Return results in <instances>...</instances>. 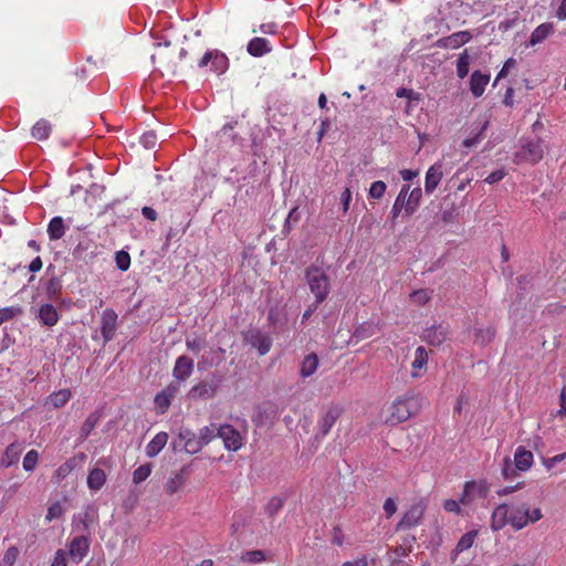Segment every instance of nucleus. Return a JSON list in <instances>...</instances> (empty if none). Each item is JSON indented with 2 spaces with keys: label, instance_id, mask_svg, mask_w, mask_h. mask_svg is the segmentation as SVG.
Returning a JSON list of instances; mask_svg holds the SVG:
<instances>
[{
  "label": "nucleus",
  "instance_id": "14",
  "mask_svg": "<svg viewBox=\"0 0 566 566\" xmlns=\"http://www.w3.org/2000/svg\"><path fill=\"white\" fill-rule=\"evenodd\" d=\"M342 415V408L338 406H332L327 409L324 416L318 420V431L322 437L328 434L332 427L338 420Z\"/></svg>",
  "mask_w": 566,
  "mask_h": 566
},
{
  "label": "nucleus",
  "instance_id": "22",
  "mask_svg": "<svg viewBox=\"0 0 566 566\" xmlns=\"http://www.w3.org/2000/svg\"><path fill=\"white\" fill-rule=\"evenodd\" d=\"M515 468L520 471H527L533 464V453L524 447H518L514 454Z\"/></svg>",
  "mask_w": 566,
  "mask_h": 566
},
{
  "label": "nucleus",
  "instance_id": "44",
  "mask_svg": "<svg viewBox=\"0 0 566 566\" xmlns=\"http://www.w3.org/2000/svg\"><path fill=\"white\" fill-rule=\"evenodd\" d=\"M171 398L163 390L155 396L154 402L159 413H165L171 405Z\"/></svg>",
  "mask_w": 566,
  "mask_h": 566
},
{
  "label": "nucleus",
  "instance_id": "17",
  "mask_svg": "<svg viewBox=\"0 0 566 566\" xmlns=\"http://www.w3.org/2000/svg\"><path fill=\"white\" fill-rule=\"evenodd\" d=\"M528 506L523 503L510 510V524L515 530H522L527 525Z\"/></svg>",
  "mask_w": 566,
  "mask_h": 566
},
{
  "label": "nucleus",
  "instance_id": "24",
  "mask_svg": "<svg viewBox=\"0 0 566 566\" xmlns=\"http://www.w3.org/2000/svg\"><path fill=\"white\" fill-rule=\"evenodd\" d=\"M184 470L185 469L172 473V475L166 482L165 492L168 495H172L184 488V485L186 483V475L184 473Z\"/></svg>",
  "mask_w": 566,
  "mask_h": 566
},
{
  "label": "nucleus",
  "instance_id": "33",
  "mask_svg": "<svg viewBox=\"0 0 566 566\" xmlns=\"http://www.w3.org/2000/svg\"><path fill=\"white\" fill-rule=\"evenodd\" d=\"M428 363V354L424 347L419 346L415 353V359L412 361V377H418L419 370H421Z\"/></svg>",
  "mask_w": 566,
  "mask_h": 566
},
{
  "label": "nucleus",
  "instance_id": "62",
  "mask_svg": "<svg viewBox=\"0 0 566 566\" xmlns=\"http://www.w3.org/2000/svg\"><path fill=\"white\" fill-rule=\"evenodd\" d=\"M505 175H506L505 170L503 168H501V169H497V170L491 172L484 179V181L488 184H495V182H499L500 180H502L505 177Z\"/></svg>",
  "mask_w": 566,
  "mask_h": 566
},
{
  "label": "nucleus",
  "instance_id": "16",
  "mask_svg": "<svg viewBox=\"0 0 566 566\" xmlns=\"http://www.w3.org/2000/svg\"><path fill=\"white\" fill-rule=\"evenodd\" d=\"M23 451V444L20 442H13L9 444L0 460V464L3 468H10L17 464L20 460Z\"/></svg>",
  "mask_w": 566,
  "mask_h": 566
},
{
  "label": "nucleus",
  "instance_id": "4",
  "mask_svg": "<svg viewBox=\"0 0 566 566\" xmlns=\"http://www.w3.org/2000/svg\"><path fill=\"white\" fill-rule=\"evenodd\" d=\"M277 406L272 402H263L254 409L252 421L254 422L256 428H265L269 430L274 420L277 417Z\"/></svg>",
  "mask_w": 566,
  "mask_h": 566
},
{
  "label": "nucleus",
  "instance_id": "47",
  "mask_svg": "<svg viewBox=\"0 0 566 566\" xmlns=\"http://www.w3.org/2000/svg\"><path fill=\"white\" fill-rule=\"evenodd\" d=\"M64 514V507L61 504V502L56 501L52 503L49 509L48 513L45 515V521L48 523L52 522L53 520L60 518Z\"/></svg>",
  "mask_w": 566,
  "mask_h": 566
},
{
  "label": "nucleus",
  "instance_id": "45",
  "mask_svg": "<svg viewBox=\"0 0 566 566\" xmlns=\"http://www.w3.org/2000/svg\"><path fill=\"white\" fill-rule=\"evenodd\" d=\"M251 33L253 35L265 34L270 39H277L276 38V25L274 23H262V24H260L259 29L253 28Z\"/></svg>",
  "mask_w": 566,
  "mask_h": 566
},
{
  "label": "nucleus",
  "instance_id": "43",
  "mask_svg": "<svg viewBox=\"0 0 566 566\" xmlns=\"http://www.w3.org/2000/svg\"><path fill=\"white\" fill-rule=\"evenodd\" d=\"M153 471V465L150 463L142 464L133 472V482L135 484H139L144 482Z\"/></svg>",
  "mask_w": 566,
  "mask_h": 566
},
{
  "label": "nucleus",
  "instance_id": "59",
  "mask_svg": "<svg viewBox=\"0 0 566 566\" xmlns=\"http://www.w3.org/2000/svg\"><path fill=\"white\" fill-rule=\"evenodd\" d=\"M20 313H21V308L17 307V306H9V307L0 308V315H1V317H3V322L12 319Z\"/></svg>",
  "mask_w": 566,
  "mask_h": 566
},
{
  "label": "nucleus",
  "instance_id": "25",
  "mask_svg": "<svg viewBox=\"0 0 566 566\" xmlns=\"http://www.w3.org/2000/svg\"><path fill=\"white\" fill-rule=\"evenodd\" d=\"M106 483V474L104 470L94 468L88 472L87 486L92 491H99Z\"/></svg>",
  "mask_w": 566,
  "mask_h": 566
},
{
  "label": "nucleus",
  "instance_id": "48",
  "mask_svg": "<svg viewBox=\"0 0 566 566\" xmlns=\"http://www.w3.org/2000/svg\"><path fill=\"white\" fill-rule=\"evenodd\" d=\"M19 557V549L15 546H10L2 558L1 566H13Z\"/></svg>",
  "mask_w": 566,
  "mask_h": 566
},
{
  "label": "nucleus",
  "instance_id": "20",
  "mask_svg": "<svg viewBox=\"0 0 566 566\" xmlns=\"http://www.w3.org/2000/svg\"><path fill=\"white\" fill-rule=\"evenodd\" d=\"M168 441V433L165 431L158 432L146 446L145 452L149 458H154L161 452Z\"/></svg>",
  "mask_w": 566,
  "mask_h": 566
},
{
  "label": "nucleus",
  "instance_id": "58",
  "mask_svg": "<svg viewBox=\"0 0 566 566\" xmlns=\"http://www.w3.org/2000/svg\"><path fill=\"white\" fill-rule=\"evenodd\" d=\"M186 346L189 350L193 353H199L203 348V340L198 336L192 338L188 337L186 339Z\"/></svg>",
  "mask_w": 566,
  "mask_h": 566
},
{
  "label": "nucleus",
  "instance_id": "29",
  "mask_svg": "<svg viewBox=\"0 0 566 566\" xmlns=\"http://www.w3.org/2000/svg\"><path fill=\"white\" fill-rule=\"evenodd\" d=\"M52 130L51 124L46 119H39L31 129V135L38 140L49 138Z\"/></svg>",
  "mask_w": 566,
  "mask_h": 566
},
{
  "label": "nucleus",
  "instance_id": "28",
  "mask_svg": "<svg viewBox=\"0 0 566 566\" xmlns=\"http://www.w3.org/2000/svg\"><path fill=\"white\" fill-rule=\"evenodd\" d=\"M48 234L51 241L60 240L65 234V226L62 217H54L48 226Z\"/></svg>",
  "mask_w": 566,
  "mask_h": 566
},
{
  "label": "nucleus",
  "instance_id": "39",
  "mask_svg": "<svg viewBox=\"0 0 566 566\" xmlns=\"http://www.w3.org/2000/svg\"><path fill=\"white\" fill-rule=\"evenodd\" d=\"M451 49H458L472 39L470 31H459L449 35Z\"/></svg>",
  "mask_w": 566,
  "mask_h": 566
},
{
  "label": "nucleus",
  "instance_id": "19",
  "mask_svg": "<svg viewBox=\"0 0 566 566\" xmlns=\"http://www.w3.org/2000/svg\"><path fill=\"white\" fill-rule=\"evenodd\" d=\"M507 523H510V509L506 504H500L492 513L491 527L493 531H500Z\"/></svg>",
  "mask_w": 566,
  "mask_h": 566
},
{
  "label": "nucleus",
  "instance_id": "12",
  "mask_svg": "<svg viewBox=\"0 0 566 566\" xmlns=\"http://www.w3.org/2000/svg\"><path fill=\"white\" fill-rule=\"evenodd\" d=\"M192 371L193 360L186 355H181L175 361L172 377L177 381L185 382L191 376Z\"/></svg>",
  "mask_w": 566,
  "mask_h": 566
},
{
  "label": "nucleus",
  "instance_id": "53",
  "mask_svg": "<svg viewBox=\"0 0 566 566\" xmlns=\"http://www.w3.org/2000/svg\"><path fill=\"white\" fill-rule=\"evenodd\" d=\"M486 126H488V122H485L483 124L480 132L476 133L473 137L467 138L463 142V146L468 147V148L476 146L483 139V134H484V130L486 129Z\"/></svg>",
  "mask_w": 566,
  "mask_h": 566
},
{
  "label": "nucleus",
  "instance_id": "64",
  "mask_svg": "<svg viewBox=\"0 0 566 566\" xmlns=\"http://www.w3.org/2000/svg\"><path fill=\"white\" fill-rule=\"evenodd\" d=\"M180 384H181V381L175 380V381L170 382L167 387H165L163 389V391L167 396H169L171 399H174L180 389Z\"/></svg>",
  "mask_w": 566,
  "mask_h": 566
},
{
  "label": "nucleus",
  "instance_id": "56",
  "mask_svg": "<svg viewBox=\"0 0 566 566\" xmlns=\"http://www.w3.org/2000/svg\"><path fill=\"white\" fill-rule=\"evenodd\" d=\"M486 126H488V122H485L483 124L480 132L476 133L473 137L467 138L463 142V146L468 147V148L476 146L483 139V134H484V130L486 129Z\"/></svg>",
  "mask_w": 566,
  "mask_h": 566
},
{
  "label": "nucleus",
  "instance_id": "26",
  "mask_svg": "<svg viewBox=\"0 0 566 566\" xmlns=\"http://www.w3.org/2000/svg\"><path fill=\"white\" fill-rule=\"evenodd\" d=\"M250 345L255 347L260 355H265L272 346V339L269 335L256 333L250 337Z\"/></svg>",
  "mask_w": 566,
  "mask_h": 566
},
{
  "label": "nucleus",
  "instance_id": "23",
  "mask_svg": "<svg viewBox=\"0 0 566 566\" xmlns=\"http://www.w3.org/2000/svg\"><path fill=\"white\" fill-rule=\"evenodd\" d=\"M39 318L43 325L52 327L59 322V313L52 304H43L39 310Z\"/></svg>",
  "mask_w": 566,
  "mask_h": 566
},
{
  "label": "nucleus",
  "instance_id": "32",
  "mask_svg": "<svg viewBox=\"0 0 566 566\" xmlns=\"http://www.w3.org/2000/svg\"><path fill=\"white\" fill-rule=\"evenodd\" d=\"M554 30L552 23H542L531 34L530 43L535 45L543 42Z\"/></svg>",
  "mask_w": 566,
  "mask_h": 566
},
{
  "label": "nucleus",
  "instance_id": "13",
  "mask_svg": "<svg viewBox=\"0 0 566 566\" xmlns=\"http://www.w3.org/2000/svg\"><path fill=\"white\" fill-rule=\"evenodd\" d=\"M90 539L84 536H75L69 544V554L73 560L81 562L88 553Z\"/></svg>",
  "mask_w": 566,
  "mask_h": 566
},
{
  "label": "nucleus",
  "instance_id": "3",
  "mask_svg": "<svg viewBox=\"0 0 566 566\" xmlns=\"http://www.w3.org/2000/svg\"><path fill=\"white\" fill-rule=\"evenodd\" d=\"M305 280L315 296L316 304L323 303L331 291L329 277L325 271L316 264H311L305 269Z\"/></svg>",
  "mask_w": 566,
  "mask_h": 566
},
{
  "label": "nucleus",
  "instance_id": "5",
  "mask_svg": "<svg viewBox=\"0 0 566 566\" xmlns=\"http://www.w3.org/2000/svg\"><path fill=\"white\" fill-rule=\"evenodd\" d=\"M543 154L544 150L539 140H527L515 154V161L537 164L543 158Z\"/></svg>",
  "mask_w": 566,
  "mask_h": 566
},
{
  "label": "nucleus",
  "instance_id": "35",
  "mask_svg": "<svg viewBox=\"0 0 566 566\" xmlns=\"http://www.w3.org/2000/svg\"><path fill=\"white\" fill-rule=\"evenodd\" d=\"M77 465L75 458H70L63 464H61L54 472L56 482L64 480Z\"/></svg>",
  "mask_w": 566,
  "mask_h": 566
},
{
  "label": "nucleus",
  "instance_id": "55",
  "mask_svg": "<svg viewBox=\"0 0 566 566\" xmlns=\"http://www.w3.org/2000/svg\"><path fill=\"white\" fill-rule=\"evenodd\" d=\"M486 126H488V122H485L483 124L480 132L476 133L473 137L467 138L463 142V146L468 147V148L476 146L483 139V134H484V130L486 129Z\"/></svg>",
  "mask_w": 566,
  "mask_h": 566
},
{
  "label": "nucleus",
  "instance_id": "8",
  "mask_svg": "<svg viewBox=\"0 0 566 566\" xmlns=\"http://www.w3.org/2000/svg\"><path fill=\"white\" fill-rule=\"evenodd\" d=\"M218 382L216 379L202 380L189 390L188 397L190 399H211L217 394Z\"/></svg>",
  "mask_w": 566,
  "mask_h": 566
},
{
  "label": "nucleus",
  "instance_id": "41",
  "mask_svg": "<svg viewBox=\"0 0 566 566\" xmlns=\"http://www.w3.org/2000/svg\"><path fill=\"white\" fill-rule=\"evenodd\" d=\"M478 536V531H470L461 536L459 539L457 547H455V554L461 553L465 549H469L473 543L475 537Z\"/></svg>",
  "mask_w": 566,
  "mask_h": 566
},
{
  "label": "nucleus",
  "instance_id": "10",
  "mask_svg": "<svg viewBox=\"0 0 566 566\" xmlns=\"http://www.w3.org/2000/svg\"><path fill=\"white\" fill-rule=\"evenodd\" d=\"M424 514V506L421 503L413 504L403 515L397 525V530H408L418 525Z\"/></svg>",
  "mask_w": 566,
  "mask_h": 566
},
{
  "label": "nucleus",
  "instance_id": "31",
  "mask_svg": "<svg viewBox=\"0 0 566 566\" xmlns=\"http://www.w3.org/2000/svg\"><path fill=\"white\" fill-rule=\"evenodd\" d=\"M410 190L409 185H403L400 189V192L398 197L395 200V203L392 206L391 214H392V221L397 219L401 210L403 209L406 211V201L408 199V192Z\"/></svg>",
  "mask_w": 566,
  "mask_h": 566
},
{
  "label": "nucleus",
  "instance_id": "18",
  "mask_svg": "<svg viewBox=\"0 0 566 566\" xmlns=\"http://www.w3.org/2000/svg\"><path fill=\"white\" fill-rule=\"evenodd\" d=\"M490 82V75L481 71H474L470 77V91L474 97H480L484 93L485 86Z\"/></svg>",
  "mask_w": 566,
  "mask_h": 566
},
{
  "label": "nucleus",
  "instance_id": "1",
  "mask_svg": "<svg viewBox=\"0 0 566 566\" xmlns=\"http://www.w3.org/2000/svg\"><path fill=\"white\" fill-rule=\"evenodd\" d=\"M426 402L424 397L415 390L407 391L402 397L395 400L390 420L392 422H403L418 415Z\"/></svg>",
  "mask_w": 566,
  "mask_h": 566
},
{
  "label": "nucleus",
  "instance_id": "34",
  "mask_svg": "<svg viewBox=\"0 0 566 566\" xmlns=\"http://www.w3.org/2000/svg\"><path fill=\"white\" fill-rule=\"evenodd\" d=\"M495 336V328L488 326L486 328H476L474 342L481 346L490 344Z\"/></svg>",
  "mask_w": 566,
  "mask_h": 566
},
{
  "label": "nucleus",
  "instance_id": "38",
  "mask_svg": "<svg viewBox=\"0 0 566 566\" xmlns=\"http://www.w3.org/2000/svg\"><path fill=\"white\" fill-rule=\"evenodd\" d=\"M283 505L284 499L280 496H273L264 506V512L270 518L273 520L275 515L282 510Z\"/></svg>",
  "mask_w": 566,
  "mask_h": 566
},
{
  "label": "nucleus",
  "instance_id": "52",
  "mask_svg": "<svg viewBox=\"0 0 566 566\" xmlns=\"http://www.w3.org/2000/svg\"><path fill=\"white\" fill-rule=\"evenodd\" d=\"M486 126H488V122H485L483 124L480 132L476 133L473 137L467 138L463 142V146L468 147V148L476 146L483 139V134H484V130L486 129Z\"/></svg>",
  "mask_w": 566,
  "mask_h": 566
},
{
  "label": "nucleus",
  "instance_id": "36",
  "mask_svg": "<svg viewBox=\"0 0 566 566\" xmlns=\"http://www.w3.org/2000/svg\"><path fill=\"white\" fill-rule=\"evenodd\" d=\"M471 57L468 49H465L457 61V75L460 78H464L469 74Z\"/></svg>",
  "mask_w": 566,
  "mask_h": 566
},
{
  "label": "nucleus",
  "instance_id": "40",
  "mask_svg": "<svg viewBox=\"0 0 566 566\" xmlns=\"http://www.w3.org/2000/svg\"><path fill=\"white\" fill-rule=\"evenodd\" d=\"M218 426L211 423L199 431V444H208L213 438L218 437Z\"/></svg>",
  "mask_w": 566,
  "mask_h": 566
},
{
  "label": "nucleus",
  "instance_id": "54",
  "mask_svg": "<svg viewBox=\"0 0 566 566\" xmlns=\"http://www.w3.org/2000/svg\"><path fill=\"white\" fill-rule=\"evenodd\" d=\"M486 126H488V122H485L483 124L480 132L476 133L473 137L467 138L463 142V146L468 147V148L476 146L483 139V134H484V130L486 129Z\"/></svg>",
  "mask_w": 566,
  "mask_h": 566
},
{
  "label": "nucleus",
  "instance_id": "6",
  "mask_svg": "<svg viewBox=\"0 0 566 566\" xmlns=\"http://www.w3.org/2000/svg\"><path fill=\"white\" fill-rule=\"evenodd\" d=\"M277 39H270L262 35H253L250 39V55L255 57L264 56L271 53L277 44Z\"/></svg>",
  "mask_w": 566,
  "mask_h": 566
},
{
  "label": "nucleus",
  "instance_id": "11",
  "mask_svg": "<svg viewBox=\"0 0 566 566\" xmlns=\"http://www.w3.org/2000/svg\"><path fill=\"white\" fill-rule=\"evenodd\" d=\"M218 437L222 439L224 447L228 450H238L241 448V436L240 433L230 424L219 426L218 428Z\"/></svg>",
  "mask_w": 566,
  "mask_h": 566
},
{
  "label": "nucleus",
  "instance_id": "50",
  "mask_svg": "<svg viewBox=\"0 0 566 566\" xmlns=\"http://www.w3.org/2000/svg\"><path fill=\"white\" fill-rule=\"evenodd\" d=\"M115 262L120 271H127L130 266V255L125 251H118L115 254Z\"/></svg>",
  "mask_w": 566,
  "mask_h": 566
},
{
  "label": "nucleus",
  "instance_id": "61",
  "mask_svg": "<svg viewBox=\"0 0 566 566\" xmlns=\"http://www.w3.org/2000/svg\"><path fill=\"white\" fill-rule=\"evenodd\" d=\"M515 65H516V61H515L514 59H512V57H511V59H509V60L504 63V65H503L502 70L499 72V74H497V76H496V78H495L494 85L496 84V82H497L500 78L505 77V76L507 75L509 71H510L511 69L515 67Z\"/></svg>",
  "mask_w": 566,
  "mask_h": 566
},
{
  "label": "nucleus",
  "instance_id": "57",
  "mask_svg": "<svg viewBox=\"0 0 566 566\" xmlns=\"http://www.w3.org/2000/svg\"><path fill=\"white\" fill-rule=\"evenodd\" d=\"M566 459V452L564 453H560V454H557L555 457H552V458H545V457H542V463L543 465L547 469V470H551L553 469L557 463L564 461Z\"/></svg>",
  "mask_w": 566,
  "mask_h": 566
},
{
  "label": "nucleus",
  "instance_id": "7",
  "mask_svg": "<svg viewBox=\"0 0 566 566\" xmlns=\"http://www.w3.org/2000/svg\"><path fill=\"white\" fill-rule=\"evenodd\" d=\"M449 334V326L439 323L432 324L430 327L426 328L421 335L422 339L431 346L441 345Z\"/></svg>",
  "mask_w": 566,
  "mask_h": 566
},
{
  "label": "nucleus",
  "instance_id": "2",
  "mask_svg": "<svg viewBox=\"0 0 566 566\" xmlns=\"http://www.w3.org/2000/svg\"><path fill=\"white\" fill-rule=\"evenodd\" d=\"M248 135V123L244 115L232 118L226 123L218 132L219 143L223 146L234 145L241 149L244 147V140Z\"/></svg>",
  "mask_w": 566,
  "mask_h": 566
},
{
  "label": "nucleus",
  "instance_id": "63",
  "mask_svg": "<svg viewBox=\"0 0 566 566\" xmlns=\"http://www.w3.org/2000/svg\"><path fill=\"white\" fill-rule=\"evenodd\" d=\"M396 96L397 97H406L409 101H413V99L418 101L419 99V96L417 93H415L412 90H409L406 87L398 88L396 92Z\"/></svg>",
  "mask_w": 566,
  "mask_h": 566
},
{
  "label": "nucleus",
  "instance_id": "51",
  "mask_svg": "<svg viewBox=\"0 0 566 566\" xmlns=\"http://www.w3.org/2000/svg\"><path fill=\"white\" fill-rule=\"evenodd\" d=\"M515 464L510 458H505L502 468V474L505 480H511L517 475Z\"/></svg>",
  "mask_w": 566,
  "mask_h": 566
},
{
  "label": "nucleus",
  "instance_id": "46",
  "mask_svg": "<svg viewBox=\"0 0 566 566\" xmlns=\"http://www.w3.org/2000/svg\"><path fill=\"white\" fill-rule=\"evenodd\" d=\"M39 461V452L36 450H30L27 452V454L23 458V469L28 472H32Z\"/></svg>",
  "mask_w": 566,
  "mask_h": 566
},
{
  "label": "nucleus",
  "instance_id": "60",
  "mask_svg": "<svg viewBox=\"0 0 566 566\" xmlns=\"http://www.w3.org/2000/svg\"><path fill=\"white\" fill-rule=\"evenodd\" d=\"M66 552L63 549H57L54 554V558L51 563V566H67L66 564Z\"/></svg>",
  "mask_w": 566,
  "mask_h": 566
},
{
  "label": "nucleus",
  "instance_id": "15",
  "mask_svg": "<svg viewBox=\"0 0 566 566\" xmlns=\"http://www.w3.org/2000/svg\"><path fill=\"white\" fill-rule=\"evenodd\" d=\"M442 176V164L436 163L434 165H432L426 174L424 192L432 193L440 184Z\"/></svg>",
  "mask_w": 566,
  "mask_h": 566
},
{
  "label": "nucleus",
  "instance_id": "49",
  "mask_svg": "<svg viewBox=\"0 0 566 566\" xmlns=\"http://www.w3.org/2000/svg\"><path fill=\"white\" fill-rule=\"evenodd\" d=\"M386 189L387 186L384 181H374L369 188V197L373 199H380L385 195Z\"/></svg>",
  "mask_w": 566,
  "mask_h": 566
},
{
  "label": "nucleus",
  "instance_id": "37",
  "mask_svg": "<svg viewBox=\"0 0 566 566\" xmlns=\"http://www.w3.org/2000/svg\"><path fill=\"white\" fill-rule=\"evenodd\" d=\"M71 396L72 394L70 389H60L50 396V402L53 405V407L61 408L69 402Z\"/></svg>",
  "mask_w": 566,
  "mask_h": 566
},
{
  "label": "nucleus",
  "instance_id": "9",
  "mask_svg": "<svg viewBox=\"0 0 566 566\" xmlns=\"http://www.w3.org/2000/svg\"><path fill=\"white\" fill-rule=\"evenodd\" d=\"M117 326V314L112 308H106L102 313L101 334L105 343L113 339Z\"/></svg>",
  "mask_w": 566,
  "mask_h": 566
},
{
  "label": "nucleus",
  "instance_id": "42",
  "mask_svg": "<svg viewBox=\"0 0 566 566\" xmlns=\"http://www.w3.org/2000/svg\"><path fill=\"white\" fill-rule=\"evenodd\" d=\"M99 416L96 412L88 415L81 428V437L86 439L96 427Z\"/></svg>",
  "mask_w": 566,
  "mask_h": 566
},
{
  "label": "nucleus",
  "instance_id": "27",
  "mask_svg": "<svg viewBox=\"0 0 566 566\" xmlns=\"http://www.w3.org/2000/svg\"><path fill=\"white\" fill-rule=\"evenodd\" d=\"M318 367V357L315 353L306 355L301 363V376L307 378L312 376Z\"/></svg>",
  "mask_w": 566,
  "mask_h": 566
},
{
  "label": "nucleus",
  "instance_id": "21",
  "mask_svg": "<svg viewBox=\"0 0 566 566\" xmlns=\"http://www.w3.org/2000/svg\"><path fill=\"white\" fill-rule=\"evenodd\" d=\"M226 56L218 51H207L203 56L200 59L198 66L206 67L211 63L212 70H220L224 64Z\"/></svg>",
  "mask_w": 566,
  "mask_h": 566
},
{
  "label": "nucleus",
  "instance_id": "30",
  "mask_svg": "<svg viewBox=\"0 0 566 566\" xmlns=\"http://www.w3.org/2000/svg\"><path fill=\"white\" fill-rule=\"evenodd\" d=\"M408 199L406 201V214L410 217L415 213L417 208L420 205L422 190L420 187L413 188L410 192H408Z\"/></svg>",
  "mask_w": 566,
  "mask_h": 566
}]
</instances>
